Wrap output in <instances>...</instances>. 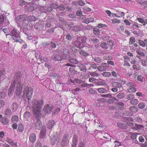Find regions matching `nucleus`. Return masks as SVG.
<instances>
[{"label":"nucleus","instance_id":"nucleus-49","mask_svg":"<svg viewBox=\"0 0 147 147\" xmlns=\"http://www.w3.org/2000/svg\"><path fill=\"white\" fill-rule=\"evenodd\" d=\"M144 40V41L141 40H139L138 41V43L142 47H145V44Z\"/></svg>","mask_w":147,"mask_h":147},{"label":"nucleus","instance_id":"nucleus-40","mask_svg":"<svg viewBox=\"0 0 147 147\" xmlns=\"http://www.w3.org/2000/svg\"><path fill=\"white\" fill-rule=\"evenodd\" d=\"M132 67L136 71L140 70L141 69L139 65L138 64L136 65H134L132 66Z\"/></svg>","mask_w":147,"mask_h":147},{"label":"nucleus","instance_id":"nucleus-45","mask_svg":"<svg viewBox=\"0 0 147 147\" xmlns=\"http://www.w3.org/2000/svg\"><path fill=\"white\" fill-rule=\"evenodd\" d=\"M102 75L105 77H109L111 76V74L110 72L106 71L103 72Z\"/></svg>","mask_w":147,"mask_h":147},{"label":"nucleus","instance_id":"nucleus-23","mask_svg":"<svg viewBox=\"0 0 147 147\" xmlns=\"http://www.w3.org/2000/svg\"><path fill=\"white\" fill-rule=\"evenodd\" d=\"M7 142L12 146H17V142L14 141L12 139H9L7 140Z\"/></svg>","mask_w":147,"mask_h":147},{"label":"nucleus","instance_id":"nucleus-17","mask_svg":"<svg viewBox=\"0 0 147 147\" xmlns=\"http://www.w3.org/2000/svg\"><path fill=\"white\" fill-rule=\"evenodd\" d=\"M24 129V127L22 123H20L18 124V127L17 130L19 132H22Z\"/></svg>","mask_w":147,"mask_h":147},{"label":"nucleus","instance_id":"nucleus-39","mask_svg":"<svg viewBox=\"0 0 147 147\" xmlns=\"http://www.w3.org/2000/svg\"><path fill=\"white\" fill-rule=\"evenodd\" d=\"M93 33L96 36L100 34V30L97 28H94L93 29Z\"/></svg>","mask_w":147,"mask_h":147},{"label":"nucleus","instance_id":"nucleus-35","mask_svg":"<svg viewBox=\"0 0 147 147\" xmlns=\"http://www.w3.org/2000/svg\"><path fill=\"white\" fill-rule=\"evenodd\" d=\"M11 107L13 111H15L18 108V105L16 102H13L12 104Z\"/></svg>","mask_w":147,"mask_h":147},{"label":"nucleus","instance_id":"nucleus-6","mask_svg":"<svg viewBox=\"0 0 147 147\" xmlns=\"http://www.w3.org/2000/svg\"><path fill=\"white\" fill-rule=\"evenodd\" d=\"M23 86L22 84L20 82L17 84L15 91L17 95L19 96L21 94L23 89Z\"/></svg>","mask_w":147,"mask_h":147},{"label":"nucleus","instance_id":"nucleus-38","mask_svg":"<svg viewBox=\"0 0 147 147\" xmlns=\"http://www.w3.org/2000/svg\"><path fill=\"white\" fill-rule=\"evenodd\" d=\"M130 111L132 112L135 113L137 112V108L135 106H132L129 108Z\"/></svg>","mask_w":147,"mask_h":147},{"label":"nucleus","instance_id":"nucleus-8","mask_svg":"<svg viewBox=\"0 0 147 147\" xmlns=\"http://www.w3.org/2000/svg\"><path fill=\"white\" fill-rule=\"evenodd\" d=\"M15 85L16 83L15 81L13 82H11L8 92V95L10 97L12 96L15 90Z\"/></svg>","mask_w":147,"mask_h":147},{"label":"nucleus","instance_id":"nucleus-32","mask_svg":"<svg viewBox=\"0 0 147 147\" xmlns=\"http://www.w3.org/2000/svg\"><path fill=\"white\" fill-rule=\"evenodd\" d=\"M100 65V66H99L97 67V69L98 71H106L107 70L104 65H102V63H101Z\"/></svg>","mask_w":147,"mask_h":147},{"label":"nucleus","instance_id":"nucleus-54","mask_svg":"<svg viewBox=\"0 0 147 147\" xmlns=\"http://www.w3.org/2000/svg\"><path fill=\"white\" fill-rule=\"evenodd\" d=\"M141 26V25L139 26L137 23H134L133 24L132 27L135 29H137Z\"/></svg>","mask_w":147,"mask_h":147},{"label":"nucleus","instance_id":"nucleus-42","mask_svg":"<svg viewBox=\"0 0 147 147\" xmlns=\"http://www.w3.org/2000/svg\"><path fill=\"white\" fill-rule=\"evenodd\" d=\"M63 53L62 55V57L64 59H67V58L68 57V55L69 53L66 50L63 51Z\"/></svg>","mask_w":147,"mask_h":147},{"label":"nucleus","instance_id":"nucleus-48","mask_svg":"<svg viewBox=\"0 0 147 147\" xmlns=\"http://www.w3.org/2000/svg\"><path fill=\"white\" fill-rule=\"evenodd\" d=\"M137 135H138V134L136 133H131L130 135L131 136V139L133 140H135L136 139Z\"/></svg>","mask_w":147,"mask_h":147},{"label":"nucleus","instance_id":"nucleus-24","mask_svg":"<svg viewBox=\"0 0 147 147\" xmlns=\"http://www.w3.org/2000/svg\"><path fill=\"white\" fill-rule=\"evenodd\" d=\"M46 129L45 128H43L42 129L41 131L40 132V138H44L46 136Z\"/></svg>","mask_w":147,"mask_h":147},{"label":"nucleus","instance_id":"nucleus-58","mask_svg":"<svg viewBox=\"0 0 147 147\" xmlns=\"http://www.w3.org/2000/svg\"><path fill=\"white\" fill-rule=\"evenodd\" d=\"M119 16H116V15L115 14V16L116 17H119L120 18L121 17H122L123 16H124L125 15L124 13L123 12H119V13L118 14Z\"/></svg>","mask_w":147,"mask_h":147},{"label":"nucleus","instance_id":"nucleus-22","mask_svg":"<svg viewBox=\"0 0 147 147\" xmlns=\"http://www.w3.org/2000/svg\"><path fill=\"white\" fill-rule=\"evenodd\" d=\"M73 4L74 5H79L80 6H83L85 5V3L82 1L80 0L78 1H74L73 2Z\"/></svg>","mask_w":147,"mask_h":147},{"label":"nucleus","instance_id":"nucleus-26","mask_svg":"<svg viewBox=\"0 0 147 147\" xmlns=\"http://www.w3.org/2000/svg\"><path fill=\"white\" fill-rule=\"evenodd\" d=\"M138 20L140 23H142L144 26L145 25L147 24V19H143L141 18H138Z\"/></svg>","mask_w":147,"mask_h":147},{"label":"nucleus","instance_id":"nucleus-15","mask_svg":"<svg viewBox=\"0 0 147 147\" xmlns=\"http://www.w3.org/2000/svg\"><path fill=\"white\" fill-rule=\"evenodd\" d=\"M62 57L58 54H54L52 57V58L53 60L59 61L61 60L62 59Z\"/></svg>","mask_w":147,"mask_h":147},{"label":"nucleus","instance_id":"nucleus-19","mask_svg":"<svg viewBox=\"0 0 147 147\" xmlns=\"http://www.w3.org/2000/svg\"><path fill=\"white\" fill-rule=\"evenodd\" d=\"M5 20V17L3 15H0V30L2 29L3 23Z\"/></svg>","mask_w":147,"mask_h":147},{"label":"nucleus","instance_id":"nucleus-52","mask_svg":"<svg viewBox=\"0 0 147 147\" xmlns=\"http://www.w3.org/2000/svg\"><path fill=\"white\" fill-rule=\"evenodd\" d=\"M136 126V127L137 129H140L141 130L143 129H144V126L140 125H137L136 124H134Z\"/></svg>","mask_w":147,"mask_h":147},{"label":"nucleus","instance_id":"nucleus-30","mask_svg":"<svg viewBox=\"0 0 147 147\" xmlns=\"http://www.w3.org/2000/svg\"><path fill=\"white\" fill-rule=\"evenodd\" d=\"M98 91L100 93H106L107 92V90L104 88H100L97 89Z\"/></svg>","mask_w":147,"mask_h":147},{"label":"nucleus","instance_id":"nucleus-3","mask_svg":"<svg viewBox=\"0 0 147 147\" xmlns=\"http://www.w3.org/2000/svg\"><path fill=\"white\" fill-rule=\"evenodd\" d=\"M53 109V107L47 104L44 106L43 109V111L42 113V115L40 116H44L47 114H49L51 113Z\"/></svg>","mask_w":147,"mask_h":147},{"label":"nucleus","instance_id":"nucleus-20","mask_svg":"<svg viewBox=\"0 0 147 147\" xmlns=\"http://www.w3.org/2000/svg\"><path fill=\"white\" fill-rule=\"evenodd\" d=\"M74 44L76 47L79 48H82L84 47L83 44L81 43L78 40L74 42Z\"/></svg>","mask_w":147,"mask_h":147},{"label":"nucleus","instance_id":"nucleus-12","mask_svg":"<svg viewBox=\"0 0 147 147\" xmlns=\"http://www.w3.org/2000/svg\"><path fill=\"white\" fill-rule=\"evenodd\" d=\"M26 18L25 15H20L18 16L16 18V20L17 23H19V22H22Z\"/></svg>","mask_w":147,"mask_h":147},{"label":"nucleus","instance_id":"nucleus-57","mask_svg":"<svg viewBox=\"0 0 147 147\" xmlns=\"http://www.w3.org/2000/svg\"><path fill=\"white\" fill-rule=\"evenodd\" d=\"M136 52L137 54L139 55L142 56H144V54L143 52H142L141 50L137 49L136 50Z\"/></svg>","mask_w":147,"mask_h":147},{"label":"nucleus","instance_id":"nucleus-10","mask_svg":"<svg viewBox=\"0 0 147 147\" xmlns=\"http://www.w3.org/2000/svg\"><path fill=\"white\" fill-rule=\"evenodd\" d=\"M22 77V75L20 71L17 72L15 74L14 76V81L12 82H13L14 81L16 83V81H17L18 82H20V80Z\"/></svg>","mask_w":147,"mask_h":147},{"label":"nucleus","instance_id":"nucleus-27","mask_svg":"<svg viewBox=\"0 0 147 147\" xmlns=\"http://www.w3.org/2000/svg\"><path fill=\"white\" fill-rule=\"evenodd\" d=\"M69 142V141L62 140L60 143L61 146V147H66L67 145Z\"/></svg>","mask_w":147,"mask_h":147},{"label":"nucleus","instance_id":"nucleus-5","mask_svg":"<svg viewBox=\"0 0 147 147\" xmlns=\"http://www.w3.org/2000/svg\"><path fill=\"white\" fill-rule=\"evenodd\" d=\"M11 35L13 37V39L15 40V42H20L19 38L20 36L18 32L17 29L14 28L12 30L11 32Z\"/></svg>","mask_w":147,"mask_h":147},{"label":"nucleus","instance_id":"nucleus-47","mask_svg":"<svg viewBox=\"0 0 147 147\" xmlns=\"http://www.w3.org/2000/svg\"><path fill=\"white\" fill-rule=\"evenodd\" d=\"M124 104L122 102H120L118 104V108L119 109L122 110L123 109Z\"/></svg>","mask_w":147,"mask_h":147},{"label":"nucleus","instance_id":"nucleus-1","mask_svg":"<svg viewBox=\"0 0 147 147\" xmlns=\"http://www.w3.org/2000/svg\"><path fill=\"white\" fill-rule=\"evenodd\" d=\"M32 108L33 112L36 118H38L42 115L41 110L44 102L42 99H34L32 101Z\"/></svg>","mask_w":147,"mask_h":147},{"label":"nucleus","instance_id":"nucleus-46","mask_svg":"<svg viewBox=\"0 0 147 147\" xmlns=\"http://www.w3.org/2000/svg\"><path fill=\"white\" fill-rule=\"evenodd\" d=\"M80 54L84 56H88L89 55L88 53L86 52L83 50H80Z\"/></svg>","mask_w":147,"mask_h":147},{"label":"nucleus","instance_id":"nucleus-14","mask_svg":"<svg viewBox=\"0 0 147 147\" xmlns=\"http://www.w3.org/2000/svg\"><path fill=\"white\" fill-rule=\"evenodd\" d=\"M29 140L31 143H34L36 140V136L35 134L33 133L31 134L29 136Z\"/></svg>","mask_w":147,"mask_h":147},{"label":"nucleus","instance_id":"nucleus-64","mask_svg":"<svg viewBox=\"0 0 147 147\" xmlns=\"http://www.w3.org/2000/svg\"><path fill=\"white\" fill-rule=\"evenodd\" d=\"M42 144L39 141H37L36 144V147H41Z\"/></svg>","mask_w":147,"mask_h":147},{"label":"nucleus","instance_id":"nucleus-44","mask_svg":"<svg viewBox=\"0 0 147 147\" xmlns=\"http://www.w3.org/2000/svg\"><path fill=\"white\" fill-rule=\"evenodd\" d=\"M29 3L25 2L24 0H20L19 1V4L21 6H23L26 4L29 5Z\"/></svg>","mask_w":147,"mask_h":147},{"label":"nucleus","instance_id":"nucleus-55","mask_svg":"<svg viewBox=\"0 0 147 147\" xmlns=\"http://www.w3.org/2000/svg\"><path fill=\"white\" fill-rule=\"evenodd\" d=\"M134 98V95L131 94L127 95V98L128 100H130Z\"/></svg>","mask_w":147,"mask_h":147},{"label":"nucleus","instance_id":"nucleus-34","mask_svg":"<svg viewBox=\"0 0 147 147\" xmlns=\"http://www.w3.org/2000/svg\"><path fill=\"white\" fill-rule=\"evenodd\" d=\"M36 19L37 18L36 17L32 16H29L28 18V21L31 22L36 21Z\"/></svg>","mask_w":147,"mask_h":147},{"label":"nucleus","instance_id":"nucleus-9","mask_svg":"<svg viewBox=\"0 0 147 147\" xmlns=\"http://www.w3.org/2000/svg\"><path fill=\"white\" fill-rule=\"evenodd\" d=\"M44 25L45 23L44 21H39L34 24V27L36 29L41 30L44 28Z\"/></svg>","mask_w":147,"mask_h":147},{"label":"nucleus","instance_id":"nucleus-16","mask_svg":"<svg viewBox=\"0 0 147 147\" xmlns=\"http://www.w3.org/2000/svg\"><path fill=\"white\" fill-rule=\"evenodd\" d=\"M55 121L53 120H49L47 124V128L50 129H51L55 125Z\"/></svg>","mask_w":147,"mask_h":147},{"label":"nucleus","instance_id":"nucleus-59","mask_svg":"<svg viewBox=\"0 0 147 147\" xmlns=\"http://www.w3.org/2000/svg\"><path fill=\"white\" fill-rule=\"evenodd\" d=\"M116 97L118 99L122 98L123 97V94L122 93H119L117 95Z\"/></svg>","mask_w":147,"mask_h":147},{"label":"nucleus","instance_id":"nucleus-62","mask_svg":"<svg viewBox=\"0 0 147 147\" xmlns=\"http://www.w3.org/2000/svg\"><path fill=\"white\" fill-rule=\"evenodd\" d=\"M92 21V19L91 18H89L84 20V22L87 24L89 23Z\"/></svg>","mask_w":147,"mask_h":147},{"label":"nucleus","instance_id":"nucleus-37","mask_svg":"<svg viewBox=\"0 0 147 147\" xmlns=\"http://www.w3.org/2000/svg\"><path fill=\"white\" fill-rule=\"evenodd\" d=\"M18 117L17 115H14L13 116L11 119V121L13 123H15L18 121Z\"/></svg>","mask_w":147,"mask_h":147},{"label":"nucleus","instance_id":"nucleus-18","mask_svg":"<svg viewBox=\"0 0 147 147\" xmlns=\"http://www.w3.org/2000/svg\"><path fill=\"white\" fill-rule=\"evenodd\" d=\"M42 124L41 121L38 120L36 123L35 127L36 129L39 130L42 127Z\"/></svg>","mask_w":147,"mask_h":147},{"label":"nucleus","instance_id":"nucleus-2","mask_svg":"<svg viewBox=\"0 0 147 147\" xmlns=\"http://www.w3.org/2000/svg\"><path fill=\"white\" fill-rule=\"evenodd\" d=\"M33 92V90L32 88L26 86L24 88L23 91V96H26L28 100H30L32 96Z\"/></svg>","mask_w":147,"mask_h":147},{"label":"nucleus","instance_id":"nucleus-43","mask_svg":"<svg viewBox=\"0 0 147 147\" xmlns=\"http://www.w3.org/2000/svg\"><path fill=\"white\" fill-rule=\"evenodd\" d=\"M111 22L112 24H113L116 23L118 24L120 22V21L117 19H113L111 20Z\"/></svg>","mask_w":147,"mask_h":147},{"label":"nucleus","instance_id":"nucleus-31","mask_svg":"<svg viewBox=\"0 0 147 147\" xmlns=\"http://www.w3.org/2000/svg\"><path fill=\"white\" fill-rule=\"evenodd\" d=\"M112 86L116 88H120L121 86V84L119 82H114L112 83Z\"/></svg>","mask_w":147,"mask_h":147},{"label":"nucleus","instance_id":"nucleus-29","mask_svg":"<svg viewBox=\"0 0 147 147\" xmlns=\"http://www.w3.org/2000/svg\"><path fill=\"white\" fill-rule=\"evenodd\" d=\"M86 38L85 37H78L77 38V40L80 42L81 43H85L86 42Z\"/></svg>","mask_w":147,"mask_h":147},{"label":"nucleus","instance_id":"nucleus-56","mask_svg":"<svg viewBox=\"0 0 147 147\" xmlns=\"http://www.w3.org/2000/svg\"><path fill=\"white\" fill-rule=\"evenodd\" d=\"M143 78L144 77L142 75H139L137 78L138 80L141 82H143Z\"/></svg>","mask_w":147,"mask_h":147},{"label":"nucleus","instance_id":"nucleus-53","mask_svg":"<svg viewBox=\"0 0 147 147\" xmlns=\"http://www.w3.org/2000/svg\"><path fill=\"white\" fill-rule=\"evenodd\" d=\"M73 30L75 32H77L80 31L81 29L79 26H75L73 27Z\"/></svg>","mask_w":147,"mask_h":147},{"label":"nucleus","instance_id":"nucleus-11","mask_svg":"<svg viewBox=\"0 0 147 147\" xmlns=\"http://www.w3.org/2000/svg\"><path fill=\"white\" fill-rule=\"evenodd\" d=\"M78 142V136L76 135H74L73 137L71 147H76Z\"/></svg>","mask_w":147,"mask_h":147},{"label":"nucleus","instance_id":"nucleus-50","mask_svg":"<svg viewBox=\"0 0 147 147\" xmlns=\"http://www.w3.org/2000/svg\"><path fill=\"white\" fill-rule=\"evenodd\" d=\"M138 107L140 109H143L145 107V105L143 102H140L138 105Z\"/></svg>","mask_w":147,"mask_h":147},{"label":"nucleus","instance_id":"nucleus-61","mask_svg":"<svg viewBox=\"0 0 147 147\" xmlns=\"http://www.w3.org/2000/svg\"><path fill=\"white\" fill-rule=\"evenodd\" d=\"M142 7L143 8H145L147 7V1H145L142 4Z\"/></svg>","mask_w":147,"mask_h":147},{"label":"nucleus","instance_id":"nucleus-21","mask_svg":"<svg viewBox=\"0 0 147 147\" xmlns=\"http://www.w3.org/2000/svg\"><path fill=\"white\" fill-rule=\"evenodd\" d=\"M1 123L4 125H7L9 123V119L5 117L2 118L1 119Z\"/></svg>","mask_w":147,"mask_h":147},{"label":"nucleus","instance_id":"nucleus-25","mask_svg":"<svg viewBox=\"0 0 147 147\" xmlns=\"http://www.w3.org/2000/svg\"><path fill=\"white\" fill-rule=\"evenodd\" d=\"M31 116V113L28 111H26L24 114V118L25 119L28 120Z\"/></svg>","mask_w":147,"mask_h":147},{"label":"nucleus","instance_id":"nucleus-51","mask_svg":"<svg viewBox=\"0 0 147 147\" xmlns=\"http://www.w3.org/2000/svg\"><path fill=\"white\" fill-rule=\"evenodd\" d=\"M107 45V44L105 42L102 43L100 45V47H102V48L106 49H107L108 48Z\"/></svg>","mask_w":147,"mask_h":147},{"label":"nucleus","instance_id":"nucleus-60","mask_svg":"<svg viewBox=\"0 0 147 147\" xmlns=\"http://www.w3.org/2000/svg\"><path fill=\"white\" fill-rule=\"evenodd\" d=\"M111 94H101V96L104 97H109L111 98Z\"/></svg>","mask_w":147,"mask_h":147},{"label":"nucleus","instance_id":"nucleus-63","mask_svg":"<svg viewBox=\"0 0 147 147\" xmlns=\"http://www.w3.org/2000/svg\"><path fill=\"white\" fill-rule=\"evenodd\" d=\"M135 38L134 37H131L130 38V41L129 43L130 44L132 45L133 42H135Z\"/></svg>","mask_w":147,"mask_h":147},{"label":"nucleus","instance_id":"nucleus-41","mask_svg":"<svg viewBox=\"0 0 147 147\" xmlns=\"http://www.w3.org/2000/svg\"><path fill=\"white\" fill-rule=\"evenodd\" d=\"M138 102V100L137 99H133L130 101V103L134 105H136Z\"/></svg>","mask_w":147,"mask_h":147},{"label":"nucleus","instance_id":"nucleus-13","mask_svg":"<svg viewBox=\"0 0 147 147\" xmlns=\"http://www.w3.org/2000/svg\"><path fill=\"white\" fill-rule=\"evenodd\" d=\"M51 142L52 145H54L55 144H59V139L57 138L55 136H53L52 137H51Z\"/></svg>","mask_w":147,"mask_h":147},{"label":"nucleus","instance_id":"nucleus-36","mask_svg":"<svg viewBox=\"0 0 147 147\" xmlns=\"http://www.w3.org/2000/svg\"><path fill=\"white\" fill-rule=\"evenodd\" d=\"M62 140L69 141V134L67 133L65 134L63 136Z\"/></svg>","mask_w":147,"mask_h":147},{"label":"nucleus","instance_id":"nucleus-7","mask_svg":"<svg viewBox=\"0 0 147 147\" xmlns=\"http://www.w3.org/2000/svg\"><path fill=\"white\" fill-rule=\"evenodd\" d=\"M127 86L129 87L128 89V92H135L136 91V89L135 88V85L132 82H129L128 83Z\"/></svg>","mask_w":147,"mask_h":147},{"label":"nucleus","instance_id":"nucleus-33","mask_svg":"<svg viewBox=\"0 0 147 147\" xmlns=\"http://www.w3.org/2000/svg\"><path fill=\"white\" fill-rule=\"evenodd\" d=\"M11 113V110L9 109H7L5 112V115L6 117L10 116Z\"/></svg>","mask_w":147,"mask_h":147},{"label":"nucleus","instance_id":"nucleus-4","mask_svg":"<svg viewBox=\"0 0 147 147\" xmlns=\"http://www.w3.org/2000/svg\"><path fill=\"white\" fill-rule=\"evenodd\" d=\"M58 8V6L55 3H51L50 4V7L47 8V10H44V9H46V7H41L40 8V10L42 12L46 13L47 12H51L52 11V9H57Z\"/></svg>","mask_w":147,"mask_h":147},{"label":"nucleus","instance_id":"nucleus-28","mask_svg":"<svg viewBox=\"0 0 147 147\" xmlns=\"http://www.w3.org/2000/svg\"><path fill=\"white\" fill-rule=\"evenodd\" d=\"M69 61L74 64H76L78 63V61L75 58L70 57L69 59Z\"/></svg>","mask_w":147,"mask_h":147}]
</instances>
